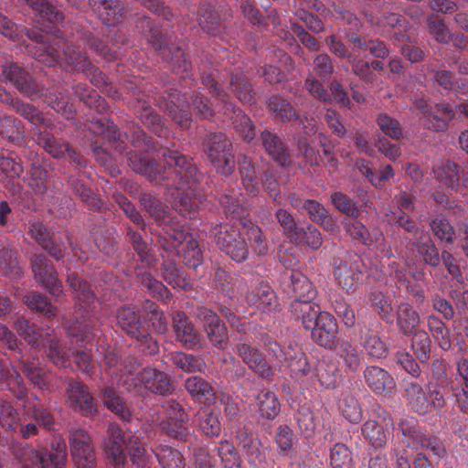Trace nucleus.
<instances>
[{
	"instance_id": "nucleus-47",
	"label": "nucleus",
	"mask_w": 468,
	"mask_h": 468,
	"mask_svg": "<svg viewBox=\"0 0 468 468\" xmlns=\"http://www.w3.org/2000/svg\"><path fill=\"white\" fill-rule=\"evenodd\" d=\"M47 346L46 354L49 360L58 367H68L70 366L69 355L62 343L56 338L44 340Z\"/></svg>"
},
{
	"instance_id": "nucleus-24",
	"label": "nucleus",
	"mask_w": 468,
	"mask_h": 468,
	"mask_svg": "<svg viewBox=\"0 0 468 468\" xmlns=\"http://www.w3.org/2000/svg\"><path fill=\"white\" fill-rule=\"evenodd\" d=\"M89 5L107 26L122 22L126 15V10L120 0H89Z\"/></svg>"
},
{
	"instance_id": "nucleus-12",
	"label": "nucleus",
	"mask_w": 468,
	"mask_h": 468,
	"mask_svg": "<svg viewBox=\"0 0 468 468\" xmlns=\"http://www.w3.org/2000/svg\"><path fill=\"white\" fill-rule=\"evenodd\" d=\"M217 246L237 262L247 260L249 248L239 229L229 224H221L215 229Z\"/></svg>"
},
{
	"instance_id": "nucleus-18",
	"label": "nucleus",
	"mask_w": 468,
	"mask_h": 468,
	"mask_svg": "<svg viewBox=\"0 0 468 468\" xmlns=\"http://www.w3.org/2000/svg\"><path fill=\"white\" fill-rule=\"evenodd\" d=\"M67 402L74 410L80 411L85 416H92L96 411L94 399L88 390L87 386L79 380H69Z\"/></svg>"
},
{
	"instance_id": "nucleus-38",
	"label": "nucleus",
	"mask_w": 468,
	"mask_h": 468,
	"mask_svg": "<svg viewBox=\"0 0 468 468\" xmlns=\"http://www.w3.org/2000/svg\"><path fill=\"white\" fill-rule=\"evenodd\" d=\"M89 129L95 133L107 137L110 143H112L114 148L119 153L125 149L124 142L121 138V133L117 126L106 118H101L90 123Z\"/></svg>"
},
{
	"instance_id": "nucleus-26",
	"label": "nucleus",
	"mask_w": 468,
	"mask_h": 468,
	"mask_svg": "<svg viewBox=\"0 0 468 468\" xmlns=\"http://www.w3.org/2000/svg\"><path fill=\"white\" fill-rule=\"evenodd\" d=\"M172 321L177 341L188 348H193L199 344V334L185 313L176 312L172 315Z\"/></svg>"
},
{
	"instance_id": "nucleus-60",
	"label": "nucleus",
	"mask_w": 468,
	"mask_h": 468,
	"mask_svg": "<svg viewBox=\"0 0 468 468\" xmlns=\"http://www.w3.org/2000/svg\"><path fill=\"white\" fill-rule=\"evenodd\" d=\"M377 124L382 133L393 140H399L402 135V128L399 122L387 113H380L377 117Z\"/></svg>"
},
{
	"instance_id": "nucleus-63",
	"label": "nucleus",
	"mask_w": 468,
	"mask_h": 468,
	"mask_svg": "<svg viewBox=\"0 0 468 468\" xmlns=\"http://www.w3.org/2000/svg\"><path fill=\"white\" fill-rule=\"evenodd\" d=\"M363 346L367 355L374 358H383L388 355L387 345L375 333H368L365 336Z\"/></svg>"
},
{
	"instance_id": "nucleus-36",
	"label": "nucleus",
	"mask_w": 468,
	"mask_h": 468,
	"mask_svg": "<svg viewBox=\"0 0 468 468\" xmlns=\"http://www.w3.org/2000/svg\"><path fill=\"white\" fill-rule=\"evenodd\" d=\"M405 395L410 407L419 414L430 412V403L428 402V392L422 386L416 381L406 384Z\"/></svg>"
},
{
	"instance_id": "nucleus-58",
	"label": "nucleus",
	"mask_w": 468,
	"mask_h": 468,
	"mask_svg": "<svg viewBox=\"0 0 468 468\" xmlns=\"http://www.w3.org/2000/svg\"><path fill=\"white\" fill-rule=\"evenodd\" d=\"M188 421H180L179 420H165L159 423L162 431L169 437L186 441L190 435L187 426Z\"/></svg>"
},
{
	"instance_id": "nucleus-50",
	"label": "nucleus",
	"mask_w": 468,
	"mask_h": 468,
	"mask_svg": "<svg viewBox=\"0 0 468 468\" xmlns=\"http://www.w3.org/2000/svg\"><path fill=\"white\" fill-rule=\"evenodd\" d=\"M262 341L266 352L265 359L273 367V371L275 372V367H282L286 356H288V348L283 350L279 343L270 336H264Z\"/></svg>"
},
{
	"instance_id": "nucleus-5",
	"label": "nucleus",
	"mask_w": 468,
	"mask_h": 468,
	"mask_svg": "<svg viewBox=\"0 0 468 468\" xmlns=\"http://www.w3.org/2000/svg\"><path fill=\"white\" fill-rule=\"evenodd\" d=\"M50 446L52 452L45 453L30 446H19L14 449V455L21 463V468H63L68 457L65 440L54 436Z\"/></svg>"
},
{
	"instance_id": "nucleus-21",
	"label": "nucleus",
	"mask_w": 468,
	"mask_h": 468,
	"mask_svg": "<svg viewBox=\"0 0 468 468\" xmlns=\"http://www.w3.org/2000/svg\"><path fill=\"white\" fill-rule=\"evenodd\" d=\"M27 234L57 261L64 258L65 247L56 241L53 233L40 221L29 222Z\"/></svg>"
},
{
	"instance_id": "nucleus-32",
	"label": "nucleus",
	"mask_w": 468,
	"mask_h": 468,
	"mask_svg": "<svg viewBox=\"0 0 468 468\" xmlns=\"http://www.w3.org/2000/svg\"><path fill=\"white\" fill-rule=\"evenodd\" d=\"M185 388L192 399L204 404H212L216 400V392L209 382L198 376L186 379Z\"/></svg>"
},
{
	"instance_id": "nucleus-48",
	"label": "nucleus",
	"mask_w": 468,
	"mask_h": 468,
	"mask_svg": "<svg viewBox=\"0 0 468 468\" xmlns=\"http://www.w3.org/2000/svg\"><path fill=\"white\" fill-rule=\"evenodd\" d=\"M101 399L104 405L123 420L129 421L131 420L132 413L130 410L114 389L111 388H104Z\"/></svg>"
},
{
	"instance_id": "nucleus-62",
	"label": "nucleus",
	"mask_w": 468,
	"mask_h": 468,
	"mask_svg": "<svg viewBox=\"0 0 468 468\" xmlns=\"http://www.w3.org/2000/svg\"><path fill=\"white\" fill-rule=\"evenodd\" d=\"M339 355L343 358L345 366L351 371H356L361 364V354L356 346L347 341L340 345Z\"/></svg>"
},
{
	"instance_id": "nucleus-9",
	"label": "nucleus",
	"mask_w": 468,
	"mask_h": 468,
	"mask_svg": "<svg viewBox=\"0 0 468 468\" xmlns=\"http://www.w3.org/2000/svg\"><path fill=\"white\" fill-rule=\"evenodd\" d=\"M205 152L218 173L232 174L235 168L232 144L224 133H210L205 143Z\"/></svg>"
},
{
	"instance_id": "nucleus-10",
	"label": "nucleus",
	"mask_w": 468,
	"mask_h": 468,
	"mask_svg": "<svg viewBox=\"0 0 468 468\" xmlns=\"http://www.w3.org/2000/svg\"><path fill=\"white\" fill-rule=\"evenodd\" d=\"M0 79L5 83L9 82L24 96L30 100L42 97V90L30 74L17 63L9 61L7 58H0Z\"/></svg>"
},
{
	"instance_id": "nucleus-34",
	"label": "nucleus",
	"mask_w": 468,
	"mask_h": 468,
	"mask_svg": "<svg viewBox=\"0 0 468 468\" xmlns=\"http://www.w3.org/2000/svg\"><path fill=\"white\" fill-rule=\"evenodd\" d=\"M303 208L307 211L313 221L319 224L326 231L334 233L337 230L335 219L328 214L325 207L318 201L306 199L303 201Z\"/></svg>"
},
{
	"instance_id": "nucleus-2",
	"label": "nucleus",
	"mask_w": 468,
	"mask_h": 468,
	"mask_svg": "<svg viewBox=\"0 0 468 468\" xmlns=\"http://www.w3.org/2000/svg\"><path fill=\"white\" fill-rule=\"evenodd\" d=\"M25 32L30 43L27 44L28 52L40 63L52 67L58 60L59 54L55 48V42L58 37H61L59 31H56L52 36L41 34L35 28H22L9 20L5 16L0 14V33L10 38L17 39L20 33Z\"/></svg>"
},
{
	"instance_id": "nucleus-33",
	"label": "nucleus",
	"mask_w": 468,
	"mask_h": 468,
	"mask_svg": "<svg viewBox=\"0 0 468 468\" xmlns=\"http://www.w3.org/2000/svg\"><path fill=\"white\" fill-rule=\"evenodd\" d=\"M397 325L404 335H410L418 331L420 324L419 313L408 303H401L396 311Z\"/></svg>"
},
{
	"instance_id": "nucleus-57",
	"label": "nucleus",
	"mask_w": 468,
	"mask_h": 468,
	"mask_svg": "<svg viewBox=\"0 0 468 468\" xmlns=\"http://www.w3.org/2000/svg\"><path fill=\"white\" fill-rule=\"evenodd\" d=\"M24 302L31 310L40 312L48 317L55 315V308L48 298L37 292L27 294L24 297Z\"/></svg>"
},
{
	"instance_id": "nucleus-45",
	"label": "nucleus",
	"mask_w": 468,
	"mask_h": 468,
	"mask_svg": "<svg viewBox=\"0 0 468 468\" xmlns=\"http://www.w3.org/2000/svg\"><path fill=\"white\" fill-rule=\"evenodd\" d=\"M290 240L313 250H318L323 244L321 232L313 225H307L305 228L299 227Z\"/></svg>"
},
{
	"instance_id": "nucleus-4",
	"label": "nucleus",
	"mask_w": 468,
	"mask_h": 468,
	"mask_svg": "<svg viewBox=\"0 0 468 468\" xmlns=\"http://www.w3.org/2000/svg\"><path fill=\"white\" fill-rule=\"evenodd\" d=\"M159 245L168 253V257H181L183 262L192 268L198 267L203 254L196 239L183 226H167L165 234L159 235Z\"/></svg>"
},
{
	"instance_id": "nucleus-59",
	"label": "nucleus",
	"mask_w": 468,
	"mask_h": 468,
	"mask_svg": "<svg viewBox=\"0 0 468 468\" xmlns=\"http://www.w3.org/2000/svg\"><path fill=\"white\" fill-rule=\"evenodd\" d=\"M331 202L337 210L351 218H357L359 215L356 202L342 192L332 193Z\"/></svg>"
},
{
	"instance_id": "nucleus-15",
	"label": "nucleus",
	"mask_w": 468,
	"mask_h": 468,
	"mask_svg": "<svg viewBox=\"0 0 468 468\" xmlns=\"http://www.w3.org/2000/svg\"><path fill=\"white\" fill-rule=\"evenodd\" d=\"M35 279L50 294L58 297L62 293V283L58 272L48 258L42 254L36 255L31 261Z\"/></svg>"
},
{
	"instance_id": "nucleus-53",
	"label": "nucleus",
	"mask_w": 468,
	"mask_h": 468,
	"mask_svg": "<svg viewBox=\"0 0 468 468\" xmlns=\"http://www.w3.org/2000/svg\"><path fill=\"white\" fill-rule=\"evenodd\" d=\"M345 231L353 239L364 245H371L375 242V239L368 232L366 226L356 218H346L343 221Z\"/></svg>"
},
{
	"instance_id": "nucleus-42",
	"label": "nucleus",
	"mask_w": 468,
	"mask_h": 468,
	"mask_svg": "<svg viewBox=\"0 0 468 468\" xmlns=\"http://www.w3.org/2000/svg\"><path fill=\"white\" fill-rule=\"evenodd\" d=\"M256 407L261 417L273 420L280 411V403L276 395L270 390H261L256 397Z\"/></svg>"
},
{
	"instance_id": "nucleus-52",
	"label": "nucleus",
	"mask_w": 468,
	"mask_h": 468,
	"mask_svg": "<svg viewBox=\"0 0 468 468\" xmlns=\"http://www.w3.org/2000/svg\"><path fill=\"white\" fill-rule=\"evenodd\" d=\"M334 275L339 286L349 292L355 289L360 279L361 272H356L346 262H340L334 271Z\"/></svg>"
},
{
	"instance_id": "nucleus-43",
	"label": "nucleus",
	"mask_w": 468,
	"mask_h": 468,
	"mask_svg": "<svg viewBox=\"0 0 468 468\" xmlns=\"http://www.w3.org/2000/svg\"><path fill=\"white\" fill-rule=\"evenodd\" d=\"M172 364L187 373L202 372L206 368L205 361L192 354L174 352L170 354Z\"/></svg>"
},
{
	"instance_id": "nucleus-44",
	"label": "nucleus",
	"mask_w": 468,
	"mask_h": 468,
	"mask_svg": "<svg viewBox=\"0 0 468 468\" xmlns=\"http://www.w3.org/2000/svg\"><path fill=\"white\" fill-rule=\"evenodd\" d=\"M197 22L203 31L216 35L220 30V17L208 4H204L197 12Z\"/></svg>"
},
{
	"instance_id": "nucleus-37",
	"label": "nucleus",
	"mask_w": 468,
	"mask_h": 468,
	"mask_svg": "<svg viewBox=\"0 0 468 468\" xmlns=\"http://www.w3.org/2000/svg\"><path fill=\"white\" fill-rule=\"evenodd\" d=\"M282 366L288 367L292 377L297 379L307 376L311 371L305 354L301 348L291 346L288 347V356Z\"/></svg>"
},
{
	"instance_id": "nucleus-35",
	"label": "nucleus",
	"mask_w": 468,
	"mask_h": 468,
	"mask_svg": "<svg viewBox=\"0 0 468 468\" xmlns=\"http://www.w3.org/2000/svg\"><path fill=\"white\" fill-rule=\"evenodd\" d=\"M141 204L144 209L150 214L151 217L156 221L159 226L163 227V231L167 226L179 225L173 221L170 215L166 211V207L161 203L156 197L150 194H143L140 198Z\"/></svg>"
},
{
	"instance_id": "nucleus-56",
	"label": "nucleus",
	"mask_w": 468,
	"mask_h": 468,
	"mask_svg": "<svg viewBox=\"0 0 468 468\" xmlns=\"http://www.w3.org/2000/svg\"><path fill=\"white\" fill-rule=\"evenodd\" d=\"M16 329L20 336L36 347L45 346L42 332L24 318H18L16 322Z\"/></svg>"
},
{
	"instance_id": "nucleus-41",
	"label": "nucleus",
	"mask_w": 468,
	"mask_h": 468,
	"mask_svg": "<svg viewBox=\"0 0 468 468\" xmlns=\"http://www.w3.org/2000/svg\"><path fill=\"white\" fill-rule=\"evenodd\" d=\"M163 468H185L186 462L182 453L168 445L160 444L153 450Z\"/></svg>"
},
{
	"instance_id": "nucleus-64",
	"label": "nucleus",
	"mask_w": 468,
	"mask_h": 468,
	"mask_svg": "<svg viewBox=\"0 0 468 468\" xmlns=\"http://www.w3.org/2000/svg\"><path fill=\"white\" fill-rule=\"evenodd\" d=\"M332 468H352L351 452L344 443H336L330 453Z\"/></svg>"
},
{
	"instance_id": "nucleus-40",
	"label": "nucleus",
	"mask_w": 468,
	"mask_h": 468,
	"mask_svg": "<svg viewBox=\"0 0 468 468\" xmlns=\"http://www.w3.org/2000/svg\"><path fill=\"white\" fill-rule=\"evenodd\" d=\"M42 22L58 23L63 20V14L48 0H24Z\"/></svg>"
},
{
	"instance_id": "nucleus-25",
	"label": "nucleus",
	"mask_w": 468,
	"mask_h": 468,
	"mask_svg": "<svg viewBox=\"0 0 468 468\" xmlns=\"http://www.w3.org/2000/svg\"><path fill=\"white\" fill-rule=\"evenodd\" d=\"M261 140L266 153L276 163L284 167L292 164L290 151L279 135L264 130L261 133Z\"/></svg>"
},
{
	"instance_id": "nucleus-61",
	"label": "nucleus",
	"mask_w": 468,
	"mask_h": 468,
	"mask_svg": "<svg viewBox=\"0 0 468 468\" xmlns=\"http://www.w3.org/2000/svg\"><path fill=\"white\" fill-rule=\"evenodd\" d=\"M127 449L129 450V454L134 464L140 468H147L148 456L146 455V450L140 441L139 437L130 435Z\"/></svg>"
},
{
	"instance_id": "nucleus-1",
	"label": "nucleus",
	"mask_w": 468,
	"mask_h": 468,
	"mask_svg": "<svg viewBox=\"0 0 468 468\" xmlns=\"http://www.w3.org/2000/svg\"><path fill=\"white\" fill-rule=\"evenodd\" d=\"M165 165L159 168L156 162L137 152L128 154V165L136 173L151 182L174 186V207L183 216L195 211L199 206L196 194L197 167L192 159L177 151L167 150L163 154Z\"/></svg>"
},
{
	"instance_id": "nucleus-6",
	"label": "nucleus",
	"mask_w": 468,
	"mask_h": 468,
	"mask_svg": "<svg viewBox=\"0 0 468 468\" xmlns=\"http://www.w3.org/2000/svg\"><path fill=\"white\" fill-rule=\"evenodd\" d=\"M201 70L203 85L207 86L215 97L225 104V114H227V112L232 113L230 119L237 133L247 142L253 140L255 137V128L250 119L241 110L236 109L232 103L227 101L228 95L218 87V80H216L218 78V70L209 69L207 71L206 66Z\"/></svg>"
},
{
	"instance_id": "nucleus-23",
	"label": "nucleus",
	"mask_w": 468,
	"mask_h": 468,
	"mask_svg": "<svg viewBox=\"0 0 468 468\" xmlns=\"http://www.w3.org/2000/svg\"><path fill=\"white\" fill-rule=\"evenodd\" d=\"M364 379L368 388L376 394H392L396 390L394 378L382 367H367L364 370Z\"/></svg>"
},
{
	"instance_id": "nucleus-13",
	"label": "nucleus",
	"mask_w": 468,
	"mask_h": 468,
	"mask_svg": "<svg viewBox=\"0 0 468 468\" xmlns=\"http://www.w3.org/2000/svg\"><path fill=\"white\" fill-rule=\"evenodd\" d=\"M72 461L77 468H95L96 457L90 436L81 429L69 431Z\"/></svg>"
},
{
	"instance_id": "nucleus-39",
	"label": "nucleus",
	"mask_w": 468,
	"mask_h": 468,
	"mask_svg": "<svg viewBox=\"0 0 468 468\" xmlns=\"http://www.w3.org/2000/svg\"><path fill=\"white\" fill-rule=\"evenodd\" d=\"M427 327L438 346L447 351L452 346L450 331L445 323L436 314L427 316Z\"/></svg>"
},
{
	"instance_id": "nucleus-30",
	"label": "nucleus",
	"mask_w": 468,
	"mask_h": 468,
	"mask_svg": "<svg viewBox=\"0 0 468 468\" xmlns=\"http://www.w3.org/2000/svg\"><path fill=\"white\" fill-rule=\"evenodd\" d=\"M433 174L435 179L444 186L455 192L461 191V166L451 161H441L434 165Z\"/></svg>"
},
{
	"instance_id": "nucleus-51",
	"label": "nucleus",
	"mask_w": 468,
	"mask_h": 468,
	"mask_svg": "<svg viewBox=\"0 0 468 468\" xmlns=\"http://www.w3.org/2000/svg\"><path fill=\"white\" fill-rule=\"evenodd\" d=\"M411 349L416 357L421 362L425 363L429 360L431 356V340L425 330H418L411 334Z\"/></svg>"
},
{
	"instance_id": "nucleus-49",
	"label": "nucleus",
	"mask_w": 468,
	"mask_h": 468,
	"mask_svg": "<svg viewBox=\"0 0 468 468\" xmlns=\"http://www.w3.org/2000/svg\"><path fill=\"white\" fill-rule=\"evenodd\" d=\"M362 434L375 448L382 447L387 442V431L377 420H367L362 426Z\"/></svg>"
},
{
	"instance_id": "nucleus-27",
	"label": "nucleus",
	"mask_w": 468,
	"mask_h": 468,
	"mask_svg": "<svg viewBox=\"0 0 468 468\" xmlns=\"http://www.w3.org/2000/svg\"><path fill=\"white\" fill-rule=\"evenodd\" d=\"M313 300H294L290 305L292 317L300 321L306 330L314 327L315 320L323 313L320 306L313 303Z\"/></svg>"
},
{
	"instance_id": "nucleus-8",
	"label": "nucleus",
	"mask_w": 468,
	"mask_h": 468,
	"mask_svg": "<svg viewBox=\"0 0 468 468\" xmlns=\"http://www.w3.org/2000/svg\"><path fill=\"white\" fill-rule=\"evenodd\" d=\"M397 426L409 447L414 450H430L439 458L445 454V448L440 439L421 431L418 420L414 417L405 416L400 418Z\"/></svg>"
},
{
	"instance_id": "nucleus-19",
	"label": "nucleus",
	"mask_w": 468,
	"mask_h": 468,
	"mask_svg": "<svg viewBox=\"0 0 468 468\" xmlns=\"http://www.w3.org/2000/svg\"><path fill=\"white\" fill-rule=\"evenodd\" d=\"M241 360L262 378H271L274 375L273 367L261 356L260 351L247 342H239L234 347Z\"/></svg>"
},
{
	"instance_id": "nucleus-7",
	"label": "nucleus",
	"mask_w": 468,
	"mask_h": 468,
	"mask_svg": "<svg viewBox=\"0 0 468 468\" xmlns=\"http://www.w3.org/2000/svg\"><path fill=\"white\" fill-rule=\"evenodd\" d=\"M55 48L58 49L59 61H64L67 65H69L73 69L82 71L86 75L90 77V81L98 88L107 84L106 76L95 68L88 57L80 51V46L76 47L73 45L72 40H65L63 37H58L55 42Z\"/></svg>"
},
{
	"instance_id": "nucleus-22",
	"label": "nucleus",
	"mask_w": 468,
	"mask_h": 468,
	"mask_svg": "<svg viewBox=\"0 0 468 468\" xmlns=\"http://www.w3.org/2000/svg\"><path fill=\"white\" fill-rule=\"evenodd\" d=\"M311 329L312 338L316 344L328 349L335 346L337 324L331 314L323 312L315 320L314 325Z\"/></svg>"
},
{
	"instance_id": "nucleus-31",
	"label": "nucleus",
	"mask_w": 468,
	"mask_h": 468,
	"mask_svg": "<svg viewBox=\"0 0 468 468\" xmlns=\"http://www.w3.org/2000/svg\"><path fill=\"white\" fill-rule=\"evenodd\" d=\"M36 141L54 158H61L67 154L69 159L77 161L76 153L66 142L58 141L53 134L48 132H39Z\"/></svg>"
},
{
	"instance_id": "nucleus-11",
	"label": "nucleus",
	"mask_w": 468,
	"mask_h": 468,
	"mask_svg": "<svg viewBox=\"0 0 468 468\" xmlns=\"http://www.w3.org/2000/svg\"><path fill=\"white\" fill-rule=\"evenodd\" d=\"M124 384L129 391L141 392L144 388L162 396L170 395L174 391L170 377L164 371L153 367L144 368L131 382L125 380Z\"/></svg>"
},
{
	"instance_id": "nucleus-54",
	"label": "nucleus",
	"mask_w": 468,
	"mask_h": 468,
	"mask_svg": "<svg viewBox=\"0 0 468 468\" xmlns=\"http://www.w3.org/2000/svg\"><path fill=\"white\" fill-rule=\"evenodd\" d=\"M244 229H246V235L250 243L252 250L258 255H266L269 250L268 243L262 229L248 221L243 223Z\"/></svg>"
},
{
	"instance_id": "nucleus-29",
	"label": "nucleus",
	"mask_w": 468,
	"mask_h": 468,
	"mask_svg": "<svg viewBox=\"0 0 468 468\" xmlns=\"http://www.w3.org/2000/svg\"><path fill=\"white\" fill-rule=\"evenodd\" d=\"M455 118L454 109L448 103H436L428 113L424 125L433 132H445Z\"/></svg>"
},
{
	"instance_id": "nucleus-3",
	"label": "nucleus",
	"mask_w": 468,
	"mask_h": 468,
	"mask_svg": "<svg viewBox=\"0 0 468 468\" xmlns=\"http://www.w3.org/2000/svg\"><path fill=\"white\" fill-rule=\"evenodd\" d=\"M68 282L77 299L76 305L82 314L74 323L67 322L65 328L70 336L77 338V342L89 341L93 336L96 326L91 315L95 294L90 285L75 274L68 275Z\"/></svg>"
},
{
	"instance_id": "nucleus-14",
	"label": "nucleus",
	"mask_w": 468,
	"mask_h": 468,
	"mask_svg": "<svg viewBox=\"0 0 468 468\" xmlns=\"http://www.w3.org/2000/svg\"><path fill=\"white\" fill-rule=\"evenodd\" d=\"M246 303L261 313L271 314L280 310L278 297L272 288L263 281L251 282L245 295Z\"/></svg>"
},
{
	"instance_id": "nucleus-17",
	"label": "nucleus",
	"mask_w": 468,
	"mask_h": 468,
	"mask_svg": "<svg viewBox=\"0 0 468 468\" xmlns=\"http://www.w3.org/2000/svg\"><path fill=\"white\" fill-rule=\"evenodd\" d=\"M282 286L295 300L314 299L317 292L312 282L297 270H286L282 274Z\"/></svg>"
},
{
	"instance_id": "nucleus-16",
	"label": "nucleus",
	"mask_w": 468,
	"mask_h": 468,
	"mask_svg": "<svg viewBox=\"0 0 468 468\" xmlns=\"http://www.w3.org/2000/svg\"><path fill=\"white\" fill-rule=\"evenodd\" d=\"M108 441L105 443V453L114 468H123L126 462V454L123 446L127 447L129 436L123 433L120 427L114 423L109 425Z\"/></svg>"
},
{
	"instance_id": "nucleus-28",
	"label": "nucleus",
	"mask_w": 468,
	"mask_h": 468,
	"mask_svg": "<svg viewBox=\"0 0 468 468\" xmlns=\"http://www.w3.org/2000/svg\"><path fill=\"white\" fill-rule=\"evenodd\" d=\"M237 441L250 463L260 465L266 463L267 448L254 439L252 434L241 430L237 434Z\"/></svg>"
},
{
	"instance_id": "nucleus-55",
	"label": "nucleus",
	"mask_w": 468,
	"mask_h": 468,
	"mask_svg": "<svg viewBox=\"0 0 468 468\" xmlns=\"http://www.w3.org/2000/svg\"><path fill=\"white\" fill-rule=\"evenodd\" d=\"M268 107L275 114V118L282 122H290L299 118L291 102L282 97L271 98Z\"/></svg>"
},
{
	"instance_id": "nucleus-20",
	"label": "nucleus",
	"mask_w": 468,
	"mask_h": 468,
	"mask_svg": "<svg viewBox=\"0 0 468 468\" xmlns=\"http://www.w3.org/2000/svg\"><path fill=\"white\" fill-rule=\"evenodd\" d=\"M118 325L137 341L147 339L148 331L141 320L139 310L131 305L120 307L116 314Z\"/></svg>"
},
{
	"instance_id": "nucleus-46",
	"label": "nucleus",
	"mask_w": 468,
	"mask_h": 468,
	"mask_svg": "<svg viewBox=\"0 0 468 468\" xmlns=\"http://www.w3.org/2000/svg\"><path fill=\"white\" fill-rule=\"evenodd\" d=\"M230 87L240 101L249 104L254 102L255 93L250 82L243 73H233L231 75Z\"/></svg>"
}]
</instances>
